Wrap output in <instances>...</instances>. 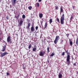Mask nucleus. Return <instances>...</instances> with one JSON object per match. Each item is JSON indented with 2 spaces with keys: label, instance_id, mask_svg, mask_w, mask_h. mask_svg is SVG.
Masks as SVG:
<instances>
[{
  "label": "nucleus",
  "instance_id": "f257e3e1",
  "mask_svg": "<svg viewBox=\"0 0 78 78\" xmlns=\"http://www.w3.org/2000/svg\"><path fill=\"white\" fill-rule=\"evenodd\" d=\"M65 51H66V53H67V55H68L66 58V61L67 62V64L68 66H69L70 64V55H70V53H69V52L68 51V50H67V51L65 50Z\"/></svg>",
  "mask_w": 78,
  "mask_h": 78
},
{
  "label": "nucleus",
  "instance_id": "f03ea898",
  "mask_svg": "<svg viewBox=\"0 0 78 78\" xmlns=\"http://www.w3.org/2000/svg\"><path fill=\"white\" fill-rule=\"evenodd\" d=\"M64 20H65V19L64 18V13H63L62 17H61L60 19V22L62 25H63L64 23Z\"/></svg>",
  "mask_w": 78,
  "mask_h": 78
},
{
  "label": "nucleus",
  "instance_id": "7ed1b4c3",
  "mask_svg": "<svg viewBox=\"0 0 78 78\" xmlns=\"http://www.w3.org/2000/svg\"><path fill=\"white\" fill-rule=\"evenodd\" d=\"M45 54H46V51L45 50L42 51L40 52L39 55L40 56H43Z\"/></svg>",
  "mask_w": 78,
  "mask_h": 78
},
{
  "label": "nucleus",
  "instance_id": "20e7f679",
  "mask_svg": "<svg viewBox=\"0 0 78 78\" xmlns=\"http://www.w3.org/2000/svg\"><path fill=\"white\" fill-rule=\"evenodd\" d=\"M59 36H56L55 39V41H54V43H55V44H57V43L58 42V41H59Z\"/></svg>",
  "mask_w": 78,
  "mask_h": 78
},
{
  "label": "nucleus",
  "instance_id": "39448f33",
  "mask_svg": "<svg viewBox=\"0 0 78 78\" xmlns=\"http://www.w3.org/2000/svg\"><path fill=\"white\" fill-rule=\"evenodd\" d=\"M7 42L9 43V44H11L12 41H11V36H9L7 38Z\"/></svg>",
  "mask_w": 78,
  "mask_h": 78
},
{
  "label": "nucleus",
  "instance_id": "423d86ee",
  "mask_svg": "<svg viewBox=\"0 0 78 78\" xmlns=\"http://www.w3.org/2000/svg\"><path fill=\"white\" fill-rule=\"evenodd\" d=\"M8 53L5 52L4 53H2V52H1V57L2 58V57H3V56H5V55H8Z\"/></svg>",
  "mask_w": 78,
  "mask_h": 78
},
{
  "label": "nucleus",
  "instance_id": "0eeeda50",
  "mask_svg": "<svg viewBox=\"0 0 78 78\" xmlns=\"http://www.w3.org/2000/svg\"><path fill=\"white\" fill-rule=\"evenodd\" d=\"M30 20H28V23H27V26L26 27L27 29H28V30H29L30 29V27L31 26V23H30Z\"/></svg>",
  "mask_w": 78,
  "mask_h": 78
},
{
  "label": "nucleus",
  "instance_id": "6e6552de",
  "mask_svg": "<svg viewBox=\"0 0 78 78\" xmlns=\"http://www.w3.org/2000/svg\"><path fill=\"white\" fill-rule=\"evenodd\" d=\"M36 50H37V46L36 45H35L34 46L32 50L33 51L35 52L36 51Z\"/></svg>",
  "mask_w": 78,
  "mask_h": 78
},
{
  "label": "nucleus",
  "instance_id": "1a4fd4ad",
  "mask_svg": "<svg viewBox=\"0 0 78 78\" xmlns=\"http://www.w3.org/2000/svg\"><path fill=\"white\" fill-rule=\"evenodd\" d=\"M13 1L12 2V5H13V6H15V4L16 3V2H17V0H12Z\"/></svg>",
  "mask_w": 78,
  "mask_h": 78
},
{
  "label": "nucleus",
  "instance_id": "9d476101",
  "mask_svg": "<svg viewBox=\"0 0 78 78\" xmlns=\"http://www.w3.org/2000/svg\"><path fill=\"white\" fill-rule=\"evenodd\" d=\"M35 30V28L33 26H32L31 27V32H33V31H34Z\"/></svg>",
  "mask_w": 78,
  "mask_h": 78
},
{
  "label": "nucleus",
  "instance_id": "9b49d317",
  "mask_svg": "<svg viewBox=\"0 0 78 78\" xmlns=\"http://www.w3.org/2000/svg\"><path fill=\"white\" fill-rule=\"evenodd\" d=\"M6 50V45H5L3 47V49L2 50V51H5Z\"/></svg>",
  "mask_w": 78,
  "mask_h": 78
},
{
  "label": "nucleus",
  "instance_id": "f8f14e48",
  "mask_svg": "<svg viewBox=\"0 0 78 78\" xmlns=\"http://www.w3.org/2000/svg\"><path fill=\"white\" fill-rule=\"evenodd\" d=\"M63 12L64 10H63V9H62V7L61 6L60 7V13H62V12Z\"/></svg>",
  "mask_w": 78,
  "mask_h": 78
},
{
  "label": "nucleus",
  "instance_id": "ddd939ff",
  "mask_svg": "<svg viewBox=\"0 0 78 78\" xmlns=\"http://www.w3.org/2000/svg\"><path fill=\"white\" fill-rule=\"evenodd\" d=\"M58 76L59 78H62V75L61 74H60V73H59Z\"/></svg>",
  "mask_w": 78,
  "mask_h": 78
},
{
  "label": "nucleus",
  "instance_id": "4468645a",
  "mask_svg": "<svg viewBox=\"0 0 78 78\" xmlns=\"http://www.w3.org/2000/svg\"><path fill=\"white\" fill-rule=\"evenodd\" d=\"M47 25H48V24H47V23L46 22L45 23V25L44 26V29H45V28H47Z\"/></svg>",
  "mask_w": 78,
  "mask_h": 78
},
{
  "label": "nucleus",
  "instance_id": "2eb2a0df",
  "mask_svg": "<svg viewBox=\"0 0 78 78\" xmlns=\"http://www.w3.org/2000/svg\"><path fill=\"white\" fill-rule=\"evenodd\" d=\"M23 20H20V25H22V23H23Z\"/></svg>",
  "mask_w": 78,
  "mask_h": 78
},
{
  "label": "nucleus",
  "instance_id": "dca6fc26",
  "mask_svg": "<svg viewBox=\"0 0 78 78\" xmlns=\"http://www.w3.org/2000/svg\"><path fill=\"white\" fill-rule=\"evenodd\" d=\"M36 6L37 7H39V6H40V4L39 3L37 2L36 3Z\"/></svg>",
  "mask_w": 78,
  "mask_h": 78
},
{
  "label": "nucleus",
  "instance_id": "f3484780",
  "mask_svg": "<svg viewBox=\"0 0 78 78\" xmlns=\"http://www.w3.org/2000/svg\"><path fill=\"white\" fill-rule=\"evenodd\" d=\"M39 16L40 18H42V16H43V15L42 13H40L39 15Z\"/></svg>",
  "mask_w": 78,
  "mask_h": 78
},
{
  "label": "nucleus",
  "instance_id": "a211bd4d",
  "mask_svg": "<svg viewBox=\"0 0 78 78\" xmlns=\"http://www.w3.org/2000/svg\"><path fill=\"white\" fill-rule=\"evenodd\" d=\"M69 44L71 46H72L73 45V42L72 41H71L69 42Z\"/></svg>",
  "mask_w": 78,
  "mask_h": 78
},
{
  "label": "nucleus",
  "instance_id": "6ab92c4d",
  "mask_svg": "<svg viewBox=\"0 0 78 78\" xmlns=\"http://www.w3.org/2000/svg\"><path fill=\"white\" fill-rule=\"evenodd\" d=\"M28 8L29 10H31V9H32V6H30L28 7Z\"/></svg>",
  "mask_w": 78,
  "mask_h": 78
},
{
  "label": "nucleus",
  "instance_id": "aec40b11",
  "mask_svg": "<svg viewBox=\"0 0 78 78\" xmlns=\"http://www.w3.org/2000/svg\"><path fill=\"white\" fill-rule=\"evenodd\" d=\"M72 19H73V16H71V17L70 18V20H72Z\"/></svg>",
  "mask_w": 78,
  "mask_h": 78
},
{
  "label": "nucleus",
  "instance_id": "412c9836",
  "mask_svg": "<svg viewBox=\"0 0 78 78\" xmlns=\"http://www.w3.org/2000/svg\"><path fill=\"white\" fill-rule=\"evenodd\" d=\"M22 17L23 19H25V18L26 17V16L25 15H22Z\"/></svg>",
  "mask_w": 78,
  "mask_h": 78
},
{
  "label": "nucleus",
  "instance_id": "4be33fe9",
  "mask_svg": "<svg viewBox=\"0 0 78 78\" xmlns=\"http://www.w3.org/2000/svg\"><path fill=\"white\" fill-rule=\"evenodd\" d=\"M31 48V44H30L28 47V48H29V49H30V48Z\"/></svg>",
  "mask_w": 78,
  "mask_h": 78
},
{
  "label": "nucleus",
  "instance_id": "5701e85b",
  "mask_svg": "<svg viewBox=\"0 0 78 78\" xmlns=\"http://www.w3.org/2000/svg\"><path fill=\"white\" fill-rule=\"evenodd\" d=\"M55 8L56 10H58L59 9V7L58 6H55Z\"/></svg>",
  "mask_w": 78,
  "mask_h": 78
},
{
  "label": "nucleus",
  "instance_id": "b1692460",
  "mask_svg": "<svg viewBox=\"0 0 78 78\" xmlns=\"http://www.w3.org/2000/svg\"><path fill=\"white\" fill-rule=\"evenodd\" d=\"M76 43V44H77L78 43V37L77 38Z\"/></svg>",
  "mask_w": 78,
  "mask_h": 78
},
{
  "label": "nucleus",
  "instance_id": "393cba45",
  "mask_svg": "<svg viewBox=\"0 0 78 78\" xmlns=\"http://www.w3.org/2000/svg\"><path fill=\"white\" fill-rule=\"evenodd\" d=\"M50 48H47V50L48 51V53H49V51H50Z\"/></svg>",
  "mask_w": 78,
  "mask_h": 78
},
{
  "label": "nucleus",
  "instance_id": "a878e982",
  "mask_svg": "<svg viewBox=\"0 0 78 78\" xmlns=\"http://www.w3.org/2000/svg\"><path fill=\"white\" fill-rule=\"evenodd\" d=\"M49 23H52V19H50L49 20Z\"/></svg>",
  "mask_w": 78,
  "mask_h": 78
},
{
  "label": "nucleus",
  "instance_id": "bb28decb",
  "mask_svg": "<svg viewBox=\"0 0 78 78\" xmlns=\"http://www.w3.org/2000/svg\"><path fill=\"white\" fill-rule=\"evenodd\" d=\"M55 55V54L54 53H52V54L50 56H53Z\"/></svg>",
  "mask_w": 78,
  "mask_h": 78
},
{
  "label": "nucleus",
  "instance_id": "cd10ccee",
  "mask_svg": "<svg viewBox=\"0 0 78 78\" xmlns=\"http://www.w3.org/2000/svg\"><path fill=\"white\" fill-rule=\"evenodd\" d=\"M62 56H64V55H65V52H62Z\"/></svg>",
  "mask_w": 78,
  "mask_h": 78
},
{
  "label": "nucleus",
  "instance_id": "c85d7f7f",
  "mask_svg": "<svg viewBox=\"0 0 78 78\" xmlns=\"http://www.w3.org/2000/svg\"><path fill=\"white\" fill-rule=\"evenodd\" d=\"M57 20L58 22L59 23L60 22L59 21V18H57Z\"/></svg>",
  "mask_w": 78,
  "mask_h": 78
},
{
  "label": "nucleus",
  "instance_id": "c756f323",
  "mask_svg": "<svg viewBox=\"0 0 78 78\" xmlns=\"http://www.w3.org/2000/svg\"><path fill=\"white\" fill-rule=\"evenodd\" d=\"M23 69H25L26 67L25 66V65H23Z\"/></svg>",
  "mask_w": 78,
  "mask_h": 78
},
{
  "label": "nucleus",
  "instance_id": "7c9ffc66",
  "mask_svg": "<svg viewBox=\"0 0 78 78\" xmlns=\"http://www.w3.org/2000/svg\"><path fill=\"white\" fill-rule=\"evenodd\" d=\"M36 30L37 31V29H38V26H36L35 27Z\"/></svg>",
  "mask_w": 78,
  "mask_h": 78
},
{
  "label": "nucleus",
  "instance_id": "2f4dec72",
  "mask_svg": "<svg viewBox=\"0 0 78 78\" xmlns=\"http://www.w3.org/2000/svg\"><path fill=\"white\" fill-rule=\"evenodd\" d=\"M6 19H7V20H9V17H8V16H6Z\"/></svg>",
  "mask_w": 78,
  "mask_h": 78
},
{
  "label": "nucleus",
  "instance_id": "473e14b6",
  "mask_svg": "<svg viewBox=\"0 0 78 78\" xmlns=\"http://www.w3.org/2000/svg\"><path fill=\"white\" fill-rule=\"evenodd\" d=\"M20 16V15H18L16 16V18H18V17H19Z\"/></svg>",
  "mask_w": 78,
  "mask_h": 78
},
{
  "label": "nucleus",
  "instance_id": "72a5a7b5",
  "mask_svg": "<svg viewBox=\"0 0 78 78\" xmlns=\"http://www.w3.org/2000/svg\"><path fill=\"white\" fill-rule=\"evenodd\" d=\"M63 41H64V40H62L61 41H60L61 43H63Z\"/></svg>",
  "mask_w": 78,
  "mask_h": 78
},
{
  "label": "nucleus",
  "instance_id": "f704fd0d",
  "mask_svg": "<svg viewBox=\"0 0 78 78\" xmlns=\"http://www.w3.org/2000/svg\"><path fill=\"white\" fill-rule=\"evenodd\" d=\"M73 66H76V63H75L74 64H73Z\"/></svg>",
  "mask_w": 78,
  "mask_h": 78
},
{
  "label": "nucleus",
  "instance_id": "c9c22d12",
  "mask_svg": "<svg viewBox=\"0 0 78 78\" xmlns=\"http://www.w3.org/2000/svg\"><path fill=\"white\" fill-rule=\"evenodd\" d=\"M7 75H9V73H6Z\"/></svg>",
  "mask_w": 78,
  "mask_h": 78
},
{
  "label": "nucleus",
  "instance_id": "e433bc0d",
  "mask_svg": "<svg viewBox=\"0 0 78 78\" xmlns=\"http://www.w3.org/2000/svg\"><path fill=\"white\" fill-rule=\"evenodd\" d=\"M67 36V37H69V34H68Z\"/></svg>",
  "mask_w": 78,
  "mask_h": 78
},
{
  "label": "nucleus",
  "instance_id": "4c0bfd02",
  "mask_svg": "<svg viewBox=\"0 0 78 78\" xmlns=\"http://www.w3.org/2000/svg\"><path fill=\"white\" fill-rule=\"evenodd\" d=\"M47 62H48V63H49V60H48V59L47 60Z\"/></svg>",
  "mask_w": 78,
  "mask_h": 78
},
{
  "label": "nucleus",
  "instance_id": "58836bf2",
  "mask_svg": "<svg viewBox=\"0 0 78 78\" xmlns=\"http://www.w3.org/2000/svg\"><path fill=\"white\" fill-rule=\"evenodd\" d=\"M73 9H75V7H74V6H73Z\"/></svg>",
  "mask_w": 78,
  "mask_h": 78
},
{
  "label": "nucleus",
  "instance_id": "ea45409f",
  "mask_svg": "<svg viewBox=\"0 0 78 78\" xmlns=\"http://www.w3.org/2000/svg\"><path fill=\"white\" fill-rule=\"evenodd\" d=\"M42 1V0H38L39 2H41Z\"/></svg>",
  "mask_w": 78,
  "mask_h": 78
},
{
  "label": "nucleus",
  "instance_id": "a19ab883",
  "mask_svg": "<svg viewBox=\"0 0 78 78\" xmlns=\"http://www.w3.org/2000/svg\"><path fill=\"white\" fill-rule=\"evenodd\" d=\"M41 24H42V23H43V21H42L41 22Z\"/></svg>",
  "mask_w": 78,
  "mask_h": 78
},
{
  "label": "nucleus",
  "instance_id": "79ce46f5",
  "mask_svg": "<svg viewBox=\"0 0 78 78\" xmlns=\"http://www.w3.org/2000/svg\"><path fill=\"white\" fill-rule=\"evenodd\" d=\"M48 39L50 38V37H48Z\"/></svg>",
  "mask_w": 78,
  "mask_h": 78
},
{
  "label": "nucleus",
  "instance_id": "37998d69",
  "mask_svg": "<svg viewBox=\"0 0 78 78\" xmlns=\"http://www.w3.org/2000/svg\"><path fill=\"white\" fill-rule=\"evenodd\" d=\"M41 26H42V27L43 26L42 24H41Z\"/></svg>",
  "mask_w": 78,
  "mask_h": 78
},
{
  "label": "nucleus",
  "instance_id": "c03bdc74",
  "mask_svg": "<svg viewBox=\"0 0 78 78\" xmlns=\"http://www.w3.org/2000/svg\"><path fill=\"white\" fill-rule=\"evenodd\" d=\"M4 42H5V43H6V42L5 41H4Z\"/></svg>",
  "mask_w": 78,
  "mask_h": 78
},
{
  "label": "nucleus",
  "instance_id": "a18cd8bd",
  "mask_svg": "<svg viewBox=\"0 0 78 78\" xmlns=\"http://www.w3.org/2000/svg\"><path fill=\"white\" fill-rule=\"evenodd\" d=\"M60 15H61V13H60Z\"/></svg>",
  "mask_w": 78,
  "mask_h": 78
},
{
  "label": "nucleus",
  "instance_id": "49530a36",
  "mask_svg": "<svg viewBox=\"0 0 78 78\" xmlns=\"http://www.w3.org/2000/svg\"><path fill=\"white\" fill-rule=\"evenodd\" d=\"M1 39H0V40H1Z\"/></svg>",
  "mask_w": 78,
  "mask_h": 78
},
{
  "label": "nucleus",
  "instance_id": "de8ad7c7",
  "mask_svg": "<svg viewBox=\"0 0 78 78\" xmlns=\"http://www.w3.org/2000/svg\"><path fill=\"white\" fill-rule=\"evenodd\" d=\"M55 47H56V46H55Z\"/></svg>",
  "mask_w": 78,
  "mask_h": 78
},
{
  "label": "nucleus",
  "instance_id": "09e8293b",
  "mask_svg": "<svg viewBox=\"0 0 78 78\" xmlns=\"http://www.w3.org/2000/svg\"><path fill=\"white\" fill-rule=\"evenodd\" d=\"M69 41H70V40H69Z\"/></svg>",
  "mask_w": 78,
  "mask_h": 78
}]
</instances>
